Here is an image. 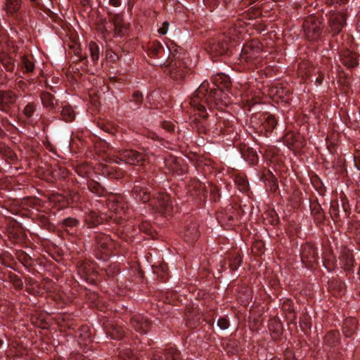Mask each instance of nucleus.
I'll return each instance as SVG.
<instances>
[{
  "label": "nucleus",
  "mask_w": 360,
  "mask_h": 360,
  "mask_svg": "<svg viewBox=\"0 0 360 360\" xmlns=\"http://www.w3.org/2000/svg\"><path fill=\"white\" fill-rule=\"evenodd\" d=\"M208 87V83L202 82L190 101L191 107L198 110L200 116L203 118L207 117L205 104L209 105L210 108H221L231 103V97L227 91L220 88L209 91Z\"/></svg>",
  "instance_id": "f257e3e1"
},
{
  "label": "nucleus",
  "mask_w": 360,
  "mask_h": 360,
  "mask_svg": "<svg viewBox=\"0 0 360 360\" xmlns=\"http://www.w3.org/2000/svg\"><path fill=\"white\" fill-rule=\"evenodd\" d=\"M133 194L139 201L146 202L150 200V205L158 212L169 214L172 212L169 196L165 193H160L150 200V188L146 186L144 182H136L133 188Z\"/></svg>",
  "instance_id": "f03ea898"
},
{
  "label": "nucleus",
  "mask_w": 360,
  "mask_h": 360,
  "mask_svg": "<svg viewBox=\"0 0 360 360\" xmlns=\"http://www.w3.org/2000/svg\"><path fill=\"white\" fill-rule=\"evenodd\" d=\"M133 194L139 201L146 202L150 200V205L158 212L169 214L172 212L169 196L165 193H160L150 200V188L146 186L144 182H136L133 188Z\"/></svg>",
  "instance_id": "7ed1b4c3"
},
{
  "label": "nucleus",
  "mask_w": 360,
  "mask_h": 360,
  "mask_svg": "<svg viewBox=\"0 0 360 360\" xmlns=\"http://www.w3.org/2000/svg\"><path fill=\"white\" fill-rule=\"evenodd\" d=\"M149 155V153L146 152L143 153L134 150L126 149L120 151L119 155L113 159V161L118 164L123 162L130 165H136L141 162L148 160Z\"/></svg>",
  "instance_id": "20e7f679"
},
{
  "label": "nucleus",
  "mask_w": 360,
  "mask_h": 360,
  "mask_svg": "<svg viewBox=\"0 0 360 360\" xmlns=\"http://www.w3.org/2000/svg\"><path fill=\"white\" fill-rule=\"evenodd\" d=\"M262 44L257 39H252L244 44L241 49L240 59L250 62L260 57L262 51Z\"/></svg>",
  "instance_id": "39448f33"
},
{
  "label": "nucleus",
  "mask_w": 360,
  "mask_h": 360,
  "mask_svg": "<svg viewBox=\"0 0 360 360\" xmlns=\"http://www.w3.org/2000/svg\"><path fill=\"white\" fill-rule=\"evenodd\" d=\"M147 53L150 58L160 59L161 61L155 65H162L169 58L170 49L167 46L165 47L160 42L154 41L148 45Z\"/></svg>",
  "instance_id": "423d86ee"
},
{
  "label": "nucleus",
  "mask_w": 360,
  "mask_h": 360,
  "mask_svg": "<svg viewBox=\"0 0 360 360\" xmlns=\"http://www.w3.org/2000/svg\"><path fill=\"white\" fill-rule=\"evenodd\" d=\"M321 23L314 17H309L305 20L303 28L306 37L310 41H315L321 35Z\"/></svg>",
  "instance_id": "0eeeda50"
},
{
  "label": "nucleus",
  "mask_w": 360,
  "mask_h": 360,
  "mask_svg": "<svg viewBox=\"0 0 360 360\" xmlns=\"http://www.w3.org/2000/svg\"><path fill=\"white\" fill-rule=\"evenodd\" d=\"M122 198L117 195H110L107 200V205L109 210L115 214L111 215L110 218L120 223V219H122L125 214V205L121 201Z\"/></svg>",
  "instance_id": "6e6552de"
},
{
  "label": "nucleus",
  "mask_w": 360,
  "mask_h": 360,
  "mask_svg": "<svg viewBox=\"0 0 360 360\" xmlns=\"http://www.w3.org/2000/svg\"><path fill=\"white\" fill-rule=\"evenodd\" d=\"M301 259L307 266H313L317 262L318 253L316 249L311 244L306 243L302 246Z\"/></svg>",
  "instance_id": "1a4fd4ad"
},
{
  "label": "nucleus",
  "mask_w": 360,
  "mask_h": 360,
  "mask_svg": "<svg viewBox=\"0 0 360 360\" xmlns=\"http://www.w3.org/2000/svg\"><path fill=\"white\" fill-rule=\"evenodd\" d=\"M131 326L137 332L145 334L149 329L150 323L146 317L139 314L131 318Z\"/></svg>",
  "instance_id": "9d476101"
},
{
  "label": "nucleus",
  "mask_w": 360,
  "mask_h": 360,
  "mask_svg": "<svg viewBox=\"0 0 360 360\" xmlns=\"http://www.w3.org/2000/svg\"><path fill=\"white\" fill-rule=\"evenodd\" d=\"M229 50V43L228 41L221 39L210 44L209 52L212 56H219L226 54Z\"/></svg>",
  "instance_id": "9b49d317"
},
{
  "label": "nucleus",
  "mask_w": 360,
  "mask_h": 360,
  "mask_svg": "<svg viewBox=\"0 0 360 360\" xmlns=\"http://www.w3.org/2000/svg\"><path fill=\"white\" fill-rule=\"evenodd\" d=\"M22 6V0H5L4 10L8 17L18 19Z\"/></svg>",
  "instance_id": "f8f14e48"
},
{
  "label": "nucleus",
  "mask_w": 360,
  "mask_h": 360,
  "mask_svg": "<svg viewBox=\"0 0 360 360\" xmlns=\"http://www.w3.org/2000/svg\"><path fill=\"white\" fill-rule=\"evenodd\" d=\"M198 225L196 222H191L184 229L183 238L184 240L192 243L199 237Z\"/></svg>",
  "instance_id": "ddd939ff"
},
{
  "label": "nucleus",
  "mask_w": 360,
  "mask_h": 360,
  "mask_svg": "<svg viewBox=\"0 0 360 360\" xmlns=\"http://www.w3.org/2000/svg\"><path fill=\"white\" fill-rule=\"evenodd\" d=\"M165 72L170 75L172 78L175 80H181L184 77L186 70L181 68V64L175 63L172 65V63L166 65Z\"/></svg>",
  "instance_id": "4468645a"
},
{
  "label": "nucleus",
  "mask_w": 360,
  "mask_h": 360,
  "mask_svg": "<svg viewBox=\"0 0 360 360\" xmlns=\"http://www.w3.org/2000/svg\"><path fill=\"white\" fill-rule=\"evenodd\" d=\"M115 32L117 36H122L127 30V25L124 22L120 15H115L113 18Z\"/></svg>",
  "instance_id": "2eb2a0df"
},
{
  "label": "nucleus",
  "mask_w": 360,
  "mask_h": 360,
  "mask_svg": "<svg viewBox=\"0 0 360 360\" xmlns=\"http://www.w3.org/2000/svg\"><path fill=\"white\" fill-rule=\"evenodd\" d=\"M102 221L103 218L94 211L89 212L84 217V221L89 228L98 226L102 223Z\"/></svg>",
  "instance_id": "dca6fc26"
},
{
  "label": "nucleus",
  "mask_w": 360,
  "mask_h": 360,
  "mask_svg": "<svg viewBox=\"0 0 360 360\" xmlns=\"http://www.w3.org/2000/svg\"><path fill=\"white\" fill-rule=\"evenodd\" d=\"M152 360H180V354L176 349L169 348L165 353L164 358L162 355L155 354Z\"/></svg>",
  "instance_id": "f3484780"
},
{
  "label": "nucleus",
  "mask_w": 360,
  "mask_h": 360,
  "mask_svg": "<svg viewBox=\"0 0 360 360\" xmlns=\"http://www.w3.org/2000/svg\"><path fill=\"white\" fill-rule=\"evenodd\" d=\"M212 80L217 88L222 89L223 88H228L230 83L229 77L224 74H217L212 77Z\"/></svg>",
  "instance_id": "a211bd4d"
},
{
  "label": "nucleus",
  "mask_w": 360,
  "mask_h": 360,
  "mask_svg": "<svg viewBox=\"0 0 360 360\" xmlns=\"http://www.w3.org/2000/svg\"><path fill=\"white\" fill-rule=\"evenodd\" d=\"M261 122L263 128L268 132L272 131L277 124V121L273 115H263Z\"/></svg>",
  "instance_id": "6ab92c4d"
},
{
  "label": "nucleus",
  "mask_w": 360,
  "mask_h": 360,
  "mask_svg": "<svg viewBox=\"0 0 360 360\" xmlns=\"http://www.w3.org/2000/svg\"><path fill=\"white\" fill-rule=\"evenodd\" d=\"M93 270L94 264L89 262H82L77 266L78 274L84 279H87L88 276L93 272Z\"/></svg>",
  "instance_id": "aec40b11"
},
{
  "label": "nucleus",
  "mask_w": 360,
  "mask_h": 360,
  "mask_svg": "<svg viewBox=\"0 0 360 360\" xmlns=\"http://www.w3.org/2000/svg\"><path fill=\"white\" fill-rule=\"evenodd\" d=\"M340 59L342 63L348 68L354 67L358 63L356 54L349 51H347L344 56Z\"/></svg>",
  "instance_id": "412c9836"
},
{
  "label": "nucleus",
  "mask_w": 360,
  "mask_h": 360,
  "mask_svg": "<svg viewBox=\"0 0 360 360\" xmlns=\"http://www.w3.org/2000/svg\"><path fill=\"white\" fill-rule=\"evenodd\" d=\"M108 335L114 340H120L124 335V329L118 325H112L110 329L107 333Z\"/></svg>",
  "instance_id": "4be33fe9"
},
{
  "label": "nucleus",
  "mask_w": 360,
  "mask_h": 360,
  "mask_svg": "<svg viewBox=\"0 0 360 360\" xmlns=\"http://www.w3.org/2000/svg\"><path fill=\"white\" fill-rule=\"evenodd\" d=\"M89 191L98 196H104L106 194V191L96 181H90L88 184Z\"/></svg>",
  "instance_id": "5701e85b"
},
{
  "label": "nucleus",
  "mask_w": 360,
  "mask_h": 360,
  "mask_svg": "<svg viewBox=\"0 0 360 360\" xmlns=\"http://www.w3.org/2000/svg\"><path fill=\"white\" fill-rule=\"evenodd\" d=\"M41 100L43 105L47 108H53L55 105V98L52 94L44 92L41 95Z\"/></svg>",
  "instance_id": "b1692460"
},
{
  "label": "nucleus",
  "mask_w": 360,
  "mask_h": 360,
  "mask_svg": "<svg viewBox=\"0 0 360 360\" xmlns=\"http://www.w3.org/2000/svg\"><path fill=\"white\" fill-rule=\"evenodd\" d=\"M61 116L65 122H72L75 119V112L70 105L64 106L61 110Z\"/></svg>",
  "instance_id": "393cba45"
},
{
  "label": "nucleus",
  "mask_w": 360,
  "mask_h": 360,
  "mask_svg": "<svg viewBox=\"0 0 360 360\" xmlns=\"http://www.w3.org/2000/svg\"><path fill=\"white\" fill-rule=\"evenodd\" d=\"M22 68L25 69L26 72H32L34 69V63L32 57L23 56L21 58Z\"/></svg>",
  "instance_id": "a878e982"
},
{
  "label": "nucleus",
  "mask_w": 360,
  "mask_h": 360,
  "mask_svg": "<svg viewBox=\"0 0 360 360\" xmlns=\"http://www.w3.org/2000/svg\"><path fill=\"white\" fill-rule=\"evenodd\" d=\"M96 243L98 246H100L102 249L105 250L109 248L110 244V238L103 234H98L96 237Z\"/></svg>",
  "instance_id": "bb28decb"
},
{
  "label": "nucleus",
  "mask_w": 360,
  "mask_h": 360,
  "mask_svg": "<svg viewBox=\"0 0 360 360\" xmlns=\"http://www.w3.org/2000/svg\"><path fill=\"white\" fill-rule=\"evenodd\" d=\"M17 98V95L13 91H3V105L13 104Z\"/></svg>",
  "instance_id": "cd10ccee"
},
{
  "label": "nucleus",
  "mask_w": 360,
  "mask_h": 360,
  "mask_svg": "<svg viewBox=\"0 0 360 360\" xmlns=\"http://www.w3.org/2000/svg\"><path fill=\"white\" fill-rule=\"evenodd\" d=\"M89 49L92 61L96 62L99 58V47L96 43L91 41L89 44Z\"/></svg>",
  "instance_id": "c85d7f7f"
},
{
  "label": "nucleus",
  "mask_w": 360,
  "mask_h": 360,
  "mask_svg": "<svg viewBox=\"0 0 360 360\" xmlns=\"http://www.w3.org/2000/svg\"><path fill=\"white\" fill-rule=\"evenodd\" d=\"M242 262L241 257L239 255H234L229 259V268L231 271H236L240 266Z\"/></svg>",
  "instance_id": "c756f323"
},
{
  "label": "nucleus",
  "mask_w": 360,
  "mask_h": 360,
  "mask_svg": "<svg viewBox=\"0 0 360 360\" xmlns=\"http://www.w3.org/2000/svg\"><path fill=\"white\" fill-rule=\"evenodd\" d=\"M1 60L3 65L7 71L12 72L14 70V62L11 57L4 55L1 57Z\"/></svg>",
  "instance_id": "7c9ffc66"
},
{
  "label": "nucleus",
  "mask_w": 360,
  "mask_h": 360,
  "mask_svg": "<svg viewBox=\"0 0 360 360\" xmlns=\"http://www.w3.org/2000/svg\"><path fill=\"white\" fill-rule=\"evenodd\" d=\"M52 202L59 203V206L63 207L67 204L66 197L62 194H53L50 198Z\"/></svg>",
  "instance_id": "2f4dec72"
},
{
  "label": "nucleus",
  "mask_w": 360,
  "mask_h": 360,
  "mask_svg": "<svg viewBox=\"0 0 360 360\" xmlns=\"http://www.w3.org/2000/svg\"><path fill=\"white\" fill-rule=\"evenodd\" d=\"M328 22L331 30L334 32V34L337 33L338 31V16L335 13H333L330 15Z\"/></svg>",
  "instance_id": "473e14b6"
},
{
  "label": "nucleus",
  "mask_w": 360,
  "mask_h": 360,
  "mask_svg": "<svg viewBox=\"0 0 360 360\" xmlns=\"http://www.w3.org/2000/svg\"><path fill=\"white\" fill-rule=\"evenodd\" d=\"M79 221L77 219L72 217H68L63 219L62 224L65 227L73 228L78 225Z\"/></svg>",
  "instance_id": "72a5a7b5"
},
{
  "label": "nucleus",
  "mask_w": 360,
  "mask_h": 360,
  "mask_svg": "<svg viewBox=\"0 0 360 360\" xmlns=\"http://www.w3.org/2000/svg\"><path fill=\"white\" fill-rule=\"evenodd\" d=\"M35 111V107L33 104L32 103H28L24 108L23 110V114L27 117V118H30L31 117L33 114H34V112Z\"/></svg>",
  "instance_id": "f704fd0d"
},
{
  "label": "nucleus",
  "mask_w": 360,
  "mask_h": 360,
  "mask_svg": "<svg viewBox=\"0 0 360 360\" xmlns=\"http://www.w3.org/2000/svg\"><path fill=\"white\" fill-rule=\"evenodd\" d=\"M80 199L79 195L76 191H71L69 193V197L66 198L67 200V204H69L70 202H78Z\"/></svg>",
  "instance_id": "c9c22d12"
},
{
  "label": "nucleus",
  "mask_w": 360,
  "mask_h": 360,
  "mask_svg": "<svg viewBox=\"0 0 360 360\" xmlns=\"http://www.w3.org/2000/svg\"><path fill=\"white\" fill-rule=\"evenodd\" d=\"M217 325L221 330H226L229 327V321L226 318L221 317L217 321Z\"/></svg>",
  "instance_id": "e433bc0d"
},
{
  "label": "nucleus",
  "mask_w": 360,
  "mask_h": 360,
  "mask_svg": "<svg viewBox=\"0 0 360 360\" xmlns=\"http://www.w3.org/2000/svg\"><path fill=\"white\" fill-rule=\"evenodd\" d=\"M169 24L168 22H162L161 26L158 30V33L162 35L166 34L169 29Z\"/></svg>",
  "instance_id": "4c0bfd02"
},
{
  "label": "nucleus",
  "mask_w": 360,
  "mask_h": 360,
  "mask_svg": "<svg viewBox=\"0 0 360 360\" xmlns=\"http://www.w3.org/2000/svg\"><path fill=\"white\" fill-rule=\"evenodd\" d=\"M76 172L78 174V175H79L82 177H85L89 174V169L85 168L82 166H79L76 169Z\"/></svg>",
  "instance_id": "58836bf2"
},
{
  "label": "nucleus",
  "mask_w": 360,
  "mask_h": 360,
  "mask_svg": "<svg viewBox=\"0 0 360 360\" xmlns=\"http://www.w3.org/2000/svg\"><path fill=\"white\" fill-rule=\"evenodd\" d=\"M143 99V95L139 92H134L132 96V101L135 102L137 105H139Z\"/></svg>",
  "instance_id": "ea45409f"
},
{
  "label": "nucleus",
  "mask_w": 360,
  "mask_h": 360,
  "mask_svg": "<svg viewBox=\"0 0 360 360\" xmlns=\"http://www.w3.org/2000/svg\"><path fill=\"white\" fill-rule=\"evenodd\" d=\"M348 322H349V324H351V328H350L349 333H347L345 330V327L343 328V333H345V335L346 336H349L350 334L354 330V328H355V320L354 319H350L348 321Z\"/></svg>",
  "instance_id": "a19ab883"
},
{
  "label": "nucleus",
  "mask_w": 360,
  "mask_h": 360,
  "mask_svg": "<svg viewBox=\"0 0 360 360\" xmlns=\"http://www.w3.org/2000/svg\"><path fill=\"white\" fill-rule=\"evenodd\" d=\"M269 183L270 189L273 191H275L278 187L276 179L274 176H272L269 181Z\"/></svg>",
  "instance_id": "79ce46f5"
},
{
  "label": "nucleus",
  "mask_w": 360,
  "mask_h": 360,
  "mask_svg": "<svg viewBox=\"0 0 360 360\" xmlns=\"http://www.w3.org/2000/svg\"><path fill=\"white\" fill-rule=\"evenodd\" d=\"M162 127L167 129V131H173L174 129V124L165 122L162 124Z\"/></svg>",
  "instance_id": "37998d69"
},
{
  "label": "nucleus",
  "mask_w": 360,
  "mask_h": 360,
  "mask_svg": "<svg viewBox=\"0 0 360 360\" xmlns=\"http://www.w3.org/2000/svg\"><path fill=\"white\" fill-rule=\"evenodd\" d=\"M330 259L326 258L324 262V265H325L326 268L328 269V271H333L335 269L336 266L335 264L333 266H330Z\"/></svg>",
  "instance_id": "c03bdc74"
},
{
  "label": "nucleus",
  "mask_w": 360,
  "mask_h": 360,
  "mask_svg": "<svg viewBox=\"0 0 360 360\" xmlns=\"http://www.w3.org/2000/svg\"><path fill=\"white\" fill-rule=\"evenodd\" d=\"M108 3L114 7H118L121 4V0H108Z\"/></svg>",
  "instance_id": "a18cd8bd"
},
{
  "label": "nucleus",
  "mask_w": 360,
  "mask_h": 360,
  "mask_svg": "<svg viewBox=\"0 0 360 360\" xmlns=\"http://www.w3.org/2000/svg\"><path fill=\"white\" fill-rule=\"evenodd\" d=\"M322 82H323V79H322V77H318L316 79V82L317 83V84H318V85L321 84Z\"/></svg>",
  "instance_id": "49530a36"
},
{
  "label": "nucleus",
  "mask_w": 360,
  "mask_h": 360,
  "mask_svg": "<svg viewBox=\"0 0 360 360\" xmlns=\"http://www.w3.org/2000/svg\"><path fill=\"white\" fill-rule=\"evenodd\" d=\"M0 105H3V91H0Z\"/></svg>",
  "instance_id": "de8ad7c7"
},
{
  "label": "nucleus",
  "mask_w": 360,
  "mask_h": 360,
  "mask_svg": "<svg viewBox=\"0 0 360 360\" xmlns=\"http://www.w3.org/2000/svg\"><path fill=\"white\" fill-rule=\"evenodd\" d=\"M257 160V155H256V153H254L253 154V158L252 160V162L255 161Z\"/></svg>",
  "instance_id": "09e8293b"
},
{
  "label": "nucleus",
  "mask_w": 360,
  "mask_h": 360,
  "mask_svg": "<svg viewBox=\"0 0 360 360\" xmlns=\"http://www.w3.org/2000/svg\"><path fill=\"white\" fill-rule=\"evenodd\" d=\"M338 25H339V27L340 26H342V20H340V19L339 18V22H338Z\"/></svg>",
  "instance_id": "8fccbe9b"
},
{
  "label": "nucleus",
  "mask_w": 360,
  "mask_h": 360,
  "mask_svg": "<svg viewBox=\"0 0 360 360\" xmlns=\"http://www.w3.org/2000/svg\"><path fill=\"white\" fill-rule=\"evenodd\" d=\"M347 0H339V4L341 3H344L345 1H346Z\"/></svg>",
  "instance_id": "3c124183"
},
{
  "label": "nucleus",
  "mask_w": 360,
  "mask_h": 360,
  "mask_svg": "<svg viewBox=\"0 0 360 360\" xmlns=\"http://www.w3.org/2000/svg\"><path fill=\"white\" fill-rule=\"evenodd\" d=\"M45 283H48V284H51V282L50 281H48V280H47V281H45Z\"/></svg>",
  "instance_id": "603ef678"
},
{
  "label": "nucleus",
  "mask_w": 360,
  "mask_h": 360,
  "mask_svg": "<svg viewBox=\"0 0 360 360\" xmlns=\"http://www.w3.org/2000/svg\"><path fill=\"white\" fill-rule=\"evenodd\" d=\"M172 170H175V169H176V168L174 167H172Z\"/></svg>",
  "instance_id": "864d4df0"
},
{
  "label": "nucleus",
  "mask_w": 360,
  "mask_h": 360,
  "mask_svg": "<svg viewBox=\"0 0 360 360\" xmlns=\"http://www.w3.org/2000/svg\"><path fill=\"white\" fill-rule=\"evenodd\" d=\"M1 342H2V341H1V340H0V345L1 344Z\"/></svg>",
  "instance_id": "5fc2aeb1"
},
{
  "label": "nucleus",
  "mask_w": 360,
  "mask_h": 360,
  "mask_svg": "<svg viewBox=\"0 0 360 360\" xmlns=\"http://www.w3.org/2000/svg\"><path fill=\"white\" fill-rule=\"evenodd\" d=\"M103 2H104L105 0H103Z\"/></svg>",
  "instance_id": "6e6d98bb"
}]
</instances>
